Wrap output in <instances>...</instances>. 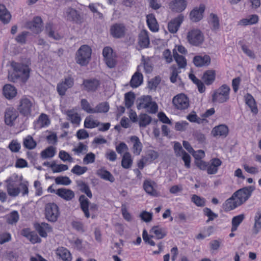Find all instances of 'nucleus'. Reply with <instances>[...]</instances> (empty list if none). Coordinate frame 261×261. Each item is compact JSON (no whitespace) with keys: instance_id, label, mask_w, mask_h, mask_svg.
<instances>
[{"instance_id":"f257e3e1","label":"nucleus","mask_w":261,"mask_h":261,"mask_svg":"<svg viewBox=\"0 0 261 261\" xmlns=\"http://www.w3.org/2000/svg\"><path fill=\"white\" fill-rule=\"evenodd\" d=\"M92 50L87 45H82L76 53V62L81 66H86L91 59Z\"/></svg>"},{"instance_id":"f03ea898","label":"nucleus","mask_w":261,"mask_h":261,"mask_svg":"<svg viewBox=\"0 0 261 261\" xmlns=\"http://www.w3.org/2000/svg\"><path fill=\"white\" fill-rule=\"evenodd\" d=\"M229 87L225 84L215 91L212 96L213 102L224 103L229 99Z\"/></svg>"},{"instance_id":"7ed1b4c3","label":"nucleus","mask_w":261,"mask_h":261,"mask_svg":"<svg viewBox=\"0 0 261 261\" xmlns=\"http://www.w3.org/2000/svg\"><path fill=\"white\" fill-rule=\"evenodd\" d=\"M45 218L49 222H56L60 216L59 208L55 203H48L44 207Z\"/></svg>"},{"instance_id":"20e7f679","label":"nucleus","mask_w":261,"mask_h":261,"mask_svg":"<svg viewBox=\"0 0 261 261\" xmlns=\"http://www.w3.org/2000/svg\"><path fill=\"white\" fill-rule=\"evenodd\" d=\"M11 66L13 71L20 75V80L25 83L30 77V69L25 64L12 61Z\"/></svg>"},{"instance_id":"39448f33","label":"nucleus","mask_w":261,"mask_h":261,"mask_svg":"<svg viewBox=\"0 0 261 261\" xmlns=\"http://www.w3.org/2000/svg\"><path fill=\"white\" fill-rule=\"evenodd\" d=\"M187 38L190 44L198 46L202 44L204 37L200 30L193 29L188 33Z\"/></svg>"},{"instance_id":"423d86ee","label":"nucleus","mask_w":261,"mask_h":261,"mask_svg":"<svg viewBox=\"0 0 261 261\" xmlns=\"http://www.w3.org/2000/svg\"><path fill=\"white\" fill-rule=\"evenodd\" d=\"M80 207L84 212L85 216L88 218L90 217L89 210L91 211L98 210V205L95 203H90L89 200L84 195H81L79 197Z\"/></svg>"},{"instance_id":"0eeeda50","label":"nucleus","mask_w":261,"mask_h":261,"mask_svg":"<svg viewBox=\"0 0 261 261\" xmlns=\"http://www.w3.org/2000/svg\"><path fill=\"white\" fill-rule=\"evenodd\" d=\"M254 189L253 186L245 187L237 190L233 194L241 205L249 199Z\"/></svg>"},{"instance_id":"6e6552de","label":"nucleus","mask_w":261,"mask_h":261,"mask_svg":"<svg viewBox=\"0 0 261 261\" xmlns=\"http://www.w3.org/2000/svg\"><path fill=\"white\" fill-rule=\"evenodd\" d=\"M64 15L67 20L76 24H80L84 22L83 16L80 12L72 8H67L65 10Z\"/></svg>"},{"instance_id":"1a4fd4ad","label":"nucleus","mask_w":261,"mask_h":261,"mask_svg":"<svg viewBox=\"0 0 261 261\" xmlns=\"http://www.w3.org/2000/svg\"><path fill=\"white\" fill-rule=\"evenodd\" d=\"M172 103L175 107L179 110H185L189 106V101L187 96L183 93L175 96L172 100Z\"/></svg>"},{"instance_id":"9d476101","label":"nucleus","mask_w":261,"mask_h":261,"mask_svg":"<svg viewBox=\"0 0 261 261\" xmlns=\"http://www.w3.org/2000/svg\"><path fill=\"white\" fill-rule=\"evenodd\" d=\"M43 21L39 16H35L32 21H28L25 27L32 31L34 33L39 34L42 30Z\"/></svg>"},{"instance_id":"9b49d317","label":"nucleus","mask_w":261,"mask_h":261,"mask_svg":"<svg viewBox=\"0 0 261 261\" xmlns=\"http://www.w3.org/2000/svg\"><path fill=\"white\" fill-rule=\"evenodd\" d=\"M33 103L28 98H22L19 102L18 110L20 113L24 116L30 115L32 112Z\"/></svg>"},{"instance_id":"f8f14e48","label":"nucleus","mask_w":261,"mask_h":261,"mask_svg":"<svg viewBox=\"0 0 261 261\" xmlns=\"http://www.w3.org/2000/svg\"><path fill=\"white\" fill-rule=\"evenodd\" d=\"M125 30L124 24L116 23L111 27L110 33L114 38H121L124 36Z\"/></svg>"},{"instance_id":"ddd939ff","label":"nucleus","mask_w":261,"mask_h":261,"mask_svg":"<svg viewBox=\"0 0 261 261\" xmlns=\"http://www.w3.org/2000/svg\"><path fill=\"white\" fill-rule=\"evenodd\" d=\"M205 9V7L204 4H200L199 7L194 8L189 15L191 20L196 22L202 19Z\"/></svg>"},{"instance_id":"4468645a","label":"nucleus","mask_w":261,"mask_h":261,"mask_svg":"<svg viewBox=\"0 0 261 261\" xmlns=\"http://www.w3.org/2000/svg\"><path fill=\"white\" fill-rule=\"evenodd\" d=\"M18 114L17 111L13 108H7L5 114V121L7 125L12 126L13 122L18 117Z\"/></svg>"},{"instance_id":"2eb2a0df","label":"nucleus","mask_w":261,"mask_h":261,"mask_svg":"<svg viewBox=\"0 0 261 261\" xmlns=\"http://www.w3.org/2000/svg\"><path fill=\"white\" fill-rule=\"evenodd\" d=\"M187 2L186 0H172L169 4V8L173 12H181L187 7Z\"/></svg>"},{"instance_id":"dca6fc26","label":"nucleus","mask_w":261,"mask_h":261,"mask_svg":"<svg viewBox=\"0 0 261 261\" xmlns=\"http://www.w3.org/2000/svg\"><path fill=\"white\" fill-rule=\"evenodd\" d=\"M183 20L184 16L181 14L178 15L177 17L175 18L174 19L171 20L168 23V25L169 31L171 33H176L178 31Z\"/></svg>"},{"instance_id":"f3484780","label":"nucleus","mask_w":261,"mask_h":261,"mask_svg":"<svg viewBox=\"0 0 261 261\" xmlns=\"http://www.w3.org/2000/svg\"><path fill=\"white\" fill-rule=\"evenodd\" d=\"M99 85V81L95 79L84 80L83 83L84 90L87 92L95 91Z\"/></svg>"},{"instance_id":"a211bd4d","label":"nucleus","mask_w":261,"mask_h":261,"mask_svg":"<svg viewBox=\"0 0 261 261\" xmlns=\"http://www.w3.org/2000/svg\"><path fill=\"white\" fill-rule=\"evenodd\" d=\"M240 205L241 204L233 194L229 198L225 201L223 206L224 211L227 212L231 211Z\"/></svg>"},{"instance_id":"6ab92c4d","label":"nucleus","mask_w":261,"mask_h":261,"mask_svg":"<svg viewBox=\"0 0 261 261\" xmlns=\"http://www.w3.org/2000/svg\"><path fill=\"white\" fill-rule=\"evenodd\" d=\"M193 63L196 67L208 66L211 63V58L208 55L196 56L193 58Z\"/></svg>"},{"instance_id":"aec40b11","label":"nucleus","mask_w":261,"mask_h":261,"mask_svg":"<svg viewBox=\"0 0 261 261\" xmlns=\"http://www.w3.org/2000/svg\"><path fill=\"white\" fill-rule=\"evenodd\" d=\"M56 194L67 201L71 200L75 195L74 192L72 190L63 188L58 189L57 190Z\"/></svg>"},{"instance_id":"412c9836","label":"nucleus","mask_w":261,"mask_h":261,"mask_svg":"<svg viewBox=\"0 0 261 261\" xmlns=\"http://www.w3.org/2000/svg\"><path fill=\"white\" fill-rule=\"evenodd\" d=\"M228 133V128L224 124H221L215 126L212 130V134L214 137H226Z\"/></svg>"},{"instance_id":"4be33fe9","label":"nucleus","mask_w":261,"mask_h":261,"mask_svg":"<svg viewBox=\"0 0 261 261\" xmlns=\"http://www.w3.org/2000/svg\"><path fill=\"white\" fill-rule=\"evenodd\" d=\"M3 94L7 99L14 97L17 94L15 87L10 84H6L3 87Z\"/></svg>"},{"instance_id":"5701e85b","label":"nucleus","mask_w":261,"mask_h":261,"mask_svg":"<svg viewBox=\"0 0 261 261\" xmlns=\"http://www.w3.org/2000/svg\"><path fill=\"white\" fill-rule=\"evenodd\" d=\"M211 164L207 166V172L208 174H216L218 171V167L221 166V161L218 158H214L211 160Z\"/></svg>"},{"instance_id":"b1692460","label":"nucleus","mask_w":261,"mask_h":261,"mask_svg":"<svg viewBox=\"0 0 261 261\" xmlns=\"http://www.w3.org/2000/svg\"><path fill=\"white\" fill-rule=\"evenodd\" d=\"M35 228L39 235L44 238L47 237L46 231L49 232L51 230V227L49 225L44 222L41 224H36L35 225Z\"/></svg>"},{"instance_id":"393cba45","label":"nucleus","mask_w":261,"mask_h":261,"mask_svg":"<svg viewBox=\"0 0 261 261\" xmlns=\"http://www.w3.org/2000/svg\"><path fill=\"white\" fill-rule=\"evenodd\" d=\"M146 21L149 29L153 32H158L159 30V25L156 18L153 14H150L146 16Z\"/></svg>"},{"instance_id":"a878e982","label":"nucleus","mask_w":261,"mask_h":261,"mask_svg":"<svg viewBox=\"0 0 261 261\" xmlns=\"http://www.w3.org/2000/svg\"><path fill=\"white\" fill-rule=\"evenodd\" d=\"M151 100H152V97L150 95L143 96L139 98L137 101V109L140 110L149 107V104L150 103Z\"/></svg>"},{"instance_id":"bb28decb","label":"nucleus","mask_w":261,"mask_h":261,"mask_svg":"<svg viewBox=\"0 0 261 261\" xmlns=\"http://www.w3.org/2000/svg\"><path fill=\"white\" fill-rule=\"evenodd\" d=\"M216 73L214 70H206L202 76V80L206 85H210L215 80Z\"/></svg>"},{"instance_id":"cd10ccee","label":"nucleus","mask_w":261,"mask_h":261,"mask_svg":"<svg viewBox=\"0 0 261 261\" xmlns=\"http://www.w3.org/2000/svg\"><path fill=\"white\" fill-rule=\"evenodd\" d=\"M11 15L4 5H0V20L4 23L9 22Z\"/></svg>"},{"instance_id":"c85d7f7f","label":"nucleus","mask_w":261,"mask_h":261,"mask_svg":"<svg viewBox=\"0 0 261 261\" xmlns=\"http://www.w3.org/2000/svg\"><path fill=\"white\" fill-rule=\"evenodd\" d=\"M150 232L154 233L155 238L158 240L162 239L167 235L166 229L161 227L159 226L152 227L150 230Z\"/></svg>"},{"instance_id":"c756f323","label":"nucleus","mask_w":261,"mask_h":261,"mask_svg":"<svg viewBox=\"0 0 261 261\" xmlns=\"http://www.w3.org/2000/svg\"><path fill=\"white\" fill-rule=\"evenodd\" d=\"M97 175L101 178L113 182L115 181L114 176L108 171L104 168H101L97 171Z\"/></svg>"},{"instance_id":"7c9ffc66","label":"nucleus","mask_w":261,"mask_h":261,"mask_svg":"<svg viewBox=\"0 0 261 261\" xmlns=\"http://www.w3.org/2000/svg\"><path fill=\"white\" fill-rule=\"evenodd\" d=\"M143 82V75L142 73L136 72L132 77L130 81V85L133 88L139 87Z\"/></svg>"},{"instance_id":"2f4dec72","label":"nucleus","mask_w":261,"mask_h":261,"mask_svg":"<svg viewBox=\"0 0 261 261\" xmlns=\"http://www.w3.org/2000/svg\"><path fill=\"white\" fill-rule=\"evenodd\" d=\"M77 186L79 187V190L83 193H84L86 195L91 198L92 197V193L88 185L82 180H77Z\"/></svg>"},{"instance_id":"473e14b6","label":"nucleus","mask_w":261,"mask_h":261,"mask_svg":"<svg viewBox=\"0 0 261 261\" xmlns=\"http://www.w3.org/2000/svg\"><path fill=\"white\" fill-rule=\"evenodd\" d=\"M6 222L10 225H15L19 219V215L17 211H13L5 217Z\"/></svg>"},{"instance_id":"72a5a7b5","label":"nucleus","mask_w":261,"mask_h":261,"mask_svg":"<svg viewBox=\"0 0 261 261\" xmlns=\"http://www.w3.org/2000/svg\"><path fill=\"white\" fill-rule=\"evenodd\" d=\"M173 56L179 68H183L186 66L187 61L186 58L183 56L178 54L175 49L173 50Z\"/></svg>"},{"instance_id":"f704fd0d","label":"nucleus","mask_w":261,"mask_h":261,"mask_svg":"<svg viewBox=\"0 0 261 261\" xmlns=\"http://www.w3.org/2000/svg\"><path fill=\"white\" fill-rule=\"evenodd\" d=\"M138 120L140 127H145L150 123L152 118L146 114L141 113L139 115Z\"/></svg>"},{"instance_id":"c9c22d12","label":"nucleus","mask_w":261,"mask_h":261,"mask_svg":"<svg viewBox=\"0 0 261 261\" xmlns=\"http://www.w3.org/2000/svg\"><path fill=\"white\" fill-rule=\"evenodd\" d=\"M244 219L245 215L244 214H240L232 218L231 221V232H234L237 230L238 226L243 222Z\"/></svg>"},{"instance_id":"e433bc0d","label":"nucleus","mask_w":261,"mask_h":261,"mask_svg":"<svg viewBox=\"0 0 261 261\" xmlns=\"http://www.w3.org/2000/svg\"><path fill=\"white\" fill-rule=\"evenodd\" d=\"M139 43L141 47L145 48L149 44V39L146 31L142 32L139 35Z\"/></svg>"},{"instance_id":"4c0bfd02","label":"nucleus","mask_w":261,"mask_h":261,"mask_svg":"<svg viewBox=\"0 0 261 261\" xmlns=\"http://www.w3.org/2000/svg\"><path fill=\"white\" fill-rule=\"evenodd\" d=\"M261 229V211H258L254 217V224L253 228V233L256 234Z\"/></svg>"},{"instance_id":"58836bf2","label":"nucleus","mask_w":261,"mask_h":261,"mask_svg":"<svg viewBox=\"0 0 261 261\" xmlns=\"http://www.w3.org/2000/svg\"><path fill=\"white\" fill-rule=\"evenodd\" d=\"M246 103L251 109L252 112L256 114L258 112L257 109L255 106V100L252 96L248 93L245 96Z\"/></svg>"},{"instance_id":"ea45409f","label":"nucleus","mask_w":261,"mask_h":261,"mask_svg":"<svg viewBox=\"0 0 261 261\" xmlns=\"http://www.w3.org/2000/svg\"><path fill=\"white\" fill-rule=\"evenodd\" d=\"M56 153V148L52 146H49L41 152V157L43 159L53 158Z\"/></svg>"},{"instance_id":"a19ab883","label":"nucleus","mask_w":261,"mask_h":261,"mask_svg":"<svg viewBox=\"0 0 261 261\" xmlns=\"http://www.w3.org/2000/svg\"><path fill=\"white\" fill-rule=\"evenodd\" d=\"M25 230L23 229L22 230L21 234L26 237L32 243H40L41 241V239L38 237V234L35 232H28L27 234L24 233Z\"/></svg>"},{"instance_id":"79ce46f5","label":"nucleus","mask_w":261,"mask_h":261,"mask_svg":"<svg viewBox=\"0 0 261 261\" xmlns=\"http://www.w3.org/2000/svg\"><path fill=\"white\" fill-rule=\"evenodd\" d=\"M132 141H134L133 145V152L136 155L140 154L142 150V144L139 139L137 136H132L130 139Z\"/></svg>"},{"instance_id":"37998d69","label":"nucleus","mask_w":261,"mask_h":261,"mask_svg":"<svg viewBox=\"0 0 261 261\" xmlns=\"http://www.w3.org/2000/svg\"><path fill=\"white\" fill-rule=\"evenodd\" d=\"M57 254L63 261H71V256L69 251L66 248L62 247L57 250Z\"/></svg>"},{"instance_id":"c03bdc74","label":"nucleus","mask_w":261,"mask_h":261,"mask_svg":"<svg viewBox=\"0 0 261 261\" xmlns=\"http://www.w3.org/2000/svg\"><path fill=\"white\" fill-rule=\"evenodd\" d=\"M132 163L133 161L131 159L130 154L128 152L124 153L121 161V165L123 168L125 169L129 168L132 165Z\"/></svg>"},{"instance_id":"a18cd8bd","label":"nucleus","mask_w":261,"mask_h":261,"mask_svg":"<svg viewBox=\"0 0 261 261\" xmlns=\"http://www.w3.org/2000/svg\"><path fill=\"white\" fill-rule=\"evenodd\" d=\"M135 95L133 92H129L125 94L124 100L125 107L129 109L134 103Z\"/></svg>"},{"instance_id":"49530a36","label":"nucleus","mask_w":261,"mask_h":261,"mask_svg":"<svg viewBox=\"0 0 261 261\" xmlns=\"http://www.w3.org/2000/svg\"><path fill=\"white\" fill-rule=\"evenodd\" d=\"M67 119L70 120L72 123L79 124L81 121V117L77 113H74L72 110H68L66 112Z\"/></svg>"},{"instance_id":"de8ad7c7","label":"nucleus","mask_w":261,"mask_h":261,"mask_svg":"<svg viewBox=\"0 0 261 261\" xmlns=\"http://www.w3.org/2000/svg\"><path fill=\"white\" fill-rule=\"evenodd\" d=\"M23 144L26 148L33 149L36 147L37 143L33 137L29 135L23 139Z\"/></svg>"},{"instance_id":"09e8293b","label":"nucleus","mask_w":261,"mask_h":261,"mask_svg":"<svg viewBox=\"0 0 261 261\" xmlns=\"http://www.w3.org/2000/svg\"><path fill=\"white\" fill-rule=\"evenodd\" d=\"M143 188L148 194L153 196H158V192L154 189L150 181L145 180L143 184Z\"/></svg>"},{"instance_id":"8fccbe9b","label":"nucleus","mask_w":261,"mask_h":261,"mask_svg":"<svg viewBox=\"0 0 261 261\" xmlns=\"http://www.w3.org/2000/svg\"><path fill=\"white\" fill-rule=\"evenodd\" d=\"M141 61L144 65L145 72L146 73H151L153 70V66L150 60L148 58H145L144 56H142Z\"/></svg>"},{"instance_id":"3c124183","label":"nucleus","mask_w":261,"mask_h":261,"mask_svg":"<svg viewBox=\"0 0 261 261\" xmlns=\"http://www.w3.org/2000/svg\"><path fill=\"white\" fill-rule=\"evenodd\" d=\"M109 110V105L107 102H101L94 108V113H107Z\"/></svg>"},{"instance_id":"603ef678","label":"nucleus","mask_w":261,"mask_h":261,"mask_svg":"<svg viewBox=\"0 0 261 261\" xmlns=\"http://www.w3.org/2000/svg\"><path fill=\"white\" fill-rule=\"evenodd\" d=\"M50 167L51 168L52 171L54 173L61 172L62 171L68 170V167L66 165L60 164L57 165L55 161H53L50 165Z\"/></svg>"},{"instance_id":"864d4df0","label":"nucleus","mask_w":261,"mask_h":261,"mask_svg":"<svg viewBox=\"0 0 261 261\" xmlns=\"http://www.w3.org/2000/svg\"><path fill=\"white\" fill-rule=\"evenodd\" d=\"M158 156L159 154L158 152L153 150H149L147 152L144 159L146 162H152L156 159Z\"/></svg>"},{"instance_id":"5fc2aeb1","label":"nucleus","mask_w":261,"mask_h":261,"mask_svg":"<svg viewBox=\"0 0 261 261\" xmlns=\"http://www.w3.org/2000/svg\"><path fill=\"white\" fill-rule=\"evenodd\" d=\"M203 214L205 216H207L208 218L206 220V223L209 221H213L214 219L218 217V214L214 213L210 208L208 207H205L203 210Z\"/></svg>"},{"instance_id":"6e6d98bb","label":"nucleus","mask_w":261,"mask_h":261,"mask_svg":"<svg viewBox=\"0 0 261 261\" xmlns=\"http://www.w3.org/2000/svg\"><path fill=\"white\" fill-rule=\"evenodd\" d=\"M191 201L198 206L203 207L205 205V199L196 195L192 196Z\"/></svg>"},{"instance_id":"4d7b16f0","label":"nucleus","mask_w":261,"mask_h":261,"mask_svg":"<svg viewBox=\"0 0 261 261\" xmlns=\"http://www.w3.org/2000/svg\"><path fill=\"white\" fill-rule=\"evenodd\" d=\"M49 123L50 121L47 115L43 113L40 115L37 121V123L39 124L40 127L47 126L49 124Z\"/></svg>"},{"instance_id":"13d9d810","label":"nucleus","mask_w":261,"mask_h":261,"mask_svg":"<svg viewBox=\"0 0 261 261\" xmlns=\"http://www.w3.org/2000/svg\"><path fill=\"white\" fill-rule=\"evenodd\" d=\"M82 109L88 113H94V108H92L89 102L86 99H82L81 101Z\"/></svg>"},{"instance_id":"bf43d9fd","label":"nucleus","mask_w":261,"mask_h":261,"mask_svg":"<svg viewBox=\"0 0 261 261\" xmlns=\"http://www.w3.org/2000/svg\"><path fill=\"white\" fill-rule=\"evenodd\" d=\"M88 170L87 167H82L80 165H76L71 169V172L77 175H81L85 173Z\"/></svg>"},{"instance_id":"052dcab7","label":"nucleus","mask_w":261,"mask_h":261,"mask_svg":"<svg viewBox=\"0 0 261 261\" xmlns=\"http://www.w3.org/2000/svg\"><path fill=\"white\" fill-rule=\"evenodd\" d=\"M55 182L57 185L67 186L71 183V181L67 176H58L55 178Z\"/></svg>"},{"instance_id":"680f3d73","label":"nucleus","mask_w":261,"mask_h":261,"mask_svg":"<svg viewBox=\"0 0 261 261\" xmlns=\"http://www.w3.org/2000/svg\"><path fill=\"white\" fill-rule=\"evenodd\" d=\"M211 17V24L212 25L213 30H217L219 28V20L217 15L212 13L210 15Z\"/></svg>"},{"instance_id":"e2e57ef3","label":"nucleus","mask_w":261,"mask_h":261,"mask_svg":"<svg viewBox=\"0 0 261 261\" xmlns=\"http://www.w3.org/2000/svg\"><path fill=\"white\" fill-rule=\"evenodd\" d=\"M59 157L64 162L68 161L69 162H72L73 161V159L70 154L64 150L60 151Z\"/></svg>"},{"instance_id":"0e129e2a","label":"nucleus","mask_w":261,"mask_h":261,"mask_svg":"<svg viewBox=\"0 0 261 261\" xmlns=\"http://www.w3.org/2000/svg\"><path fill=\"white\" fill-rule=\"evenodd\" d=\"M95 155L92 152L87 153L83 159V162L85 164L93 163L95 162Z\"/></svg>"},{"instance_id":"69168bd1","label":"nucleus","mask_w":261,"mask_h":261,"mask_svg":"<svg viewBox=\"0 0 261 261\" xmlns=\"http://www.w3.org/2000/svg\"><path fill=\"white\" fill-rule=\"evenodd\" d=\"M107 65L110 68H114L116 64V60L113 55L104 59Z\"/></svg>"},{"instance_id":"338daca9","label":"nucleus","mask_w":261,"mask_h":261,"mask_svg":"<svg viewBox=\"0 0 261 261\" xmlns=\"http://www.w3.org/2000/svg\"><path fill=\"white\" fill-rule=\"evenodd\" d=\"M149 107L146 108L147 112L151 114H155L158 110V106L155 101H150V103L149 104Z\"/></svg>"},{"instance_id":"774afa93","label":"nucleus","mask_w":261,"mask_h":261,"mask_svg":"<svg viewBox=\"0 0 261 261\" xmlns=\"http://www.w3.org/2000/svg\"><path fill=\"white\" fill-rule=\"evenodd\" d=\"M9 148L12 152H18L20 148V144L16 141L13 140L9 144Z\"/></svg>"}]
</instances>
